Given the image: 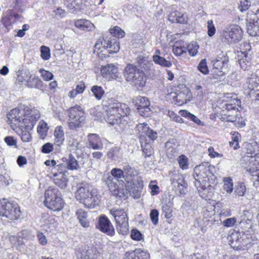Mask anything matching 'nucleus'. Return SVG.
Returning <instances> with one entry per match:
<instances>
[{"instance_id": "1", "label": "nucleus", "mask_w": 259, "mask_h": 259, "mask_svg": "<svg viewBox=\"0 0 259 259\" xmlns=\"http://www.w3.org/2000/svg\"><path fill=\"white\" fill-rule=\"evenodd\" d=\"M213 168L212 165L206 163L197 165L194 169V185L202 198H208L213 190L210 180H213L214 177L212 171Z\"/></svg>"}, {"instance_id": "2", "label": "nucleus", "mask_w": 259, "mask_h": 259, "mask_svg": "<svg viewBox=\"0 0 259 259\" xmlns=\"http://www.w3.org/2000/svg\"><path fill=\"white\" fill-rule=\"evenodd\" d=\"M102 105L104 119L111 125L121 123V117L130 114V110L126 104L113 98L104 100Z\"/></svg>"}, {"instance_id": "3", "label": "nucleus", "mask_w": 259, "mask_h": 259, "mask_svg": "<svg viewBox=\"0 0 259 259\" xmlns=\"http://www.w3.org/2000/svg\"><path fill=\"white\" fill-rule=\"evenodd\" d=\"M76 199L85 206L92 208L98 205L100 201V196L96 190L88 184L79 186L75 194Z\"/></svg>"}, {"instance_id": "4", "label": "nucleus", "mask_w": 259, "mask_h": 259, "mask_svg": "<svg viewBox=\"0 0 259 259\" xmlns=\"http://www.w3.org/2000/svg\"><path fill=\"white\" fill-rule=\"evenodd\" d=\"M76 199L85 206L92 208L98 205L100 201V196L96 190L88 184L79 186L75 194Z\"/></svg>"}, {"instance_id": "5", "label": "nucleus", "mask_w": 259, "mask_h": 259, "mask_svg": "<svg viewBox=\"0 0 259 259\" xmlns=\"http://www.w3.org/2000/svg\"><path fill=\"white\" fill-rule=\"evenodd\" d=\"M229 58L227 54L221 52L213 60L212 76L215 79L214 82L221 81L225 78V75L228 70Z\"/></svg>"}, {"instance_id": "6", "label": "nucleus", "mask_w": 259, "mask_h": 259, "mask_svg": "<svg viewBox=\"0 0 259 259\" xmlns=\"http://www.w3.org/2000/svg\"><path fill=\"white\" fill-rule=\"evenodd\" d=\"M45 205L54 211H59L64 206V202L59 190L56 188L49 187L45 193Z\"/></svg>"}, {"instance_id": "7", "label": "nucleus", "mask_w": 259, "mask_h": 259, "mask_svg": "<svg viewBox=\"0 0 259 259\" xmlns=\"http://www.w3.org/2000/svg\"><path fill=\"white\" fill-rule=\"evenodd\" d=\"M21 212L18 204L6 198L0 199V215L10 220H17Z\"/></svg>"}, {"instance_id": "8", "label": "nucleus", "mask_w": 259, "mask_h": 259, "mask_svg": "<svg viewBox=\"0 0 259 259\" xmlns=\"http://www.w3.org/2000/svg\"><path fill=\"white\" fill-rule=\"evenodd\" d=\"M241 102L236 98L227 96L224 100V106L222 108V114L227 121L234 122L238 118L237 115L238 108L240 106Z\"/></svg>"}, {"instance_id": "9", "label": "nucleus", "mask_w": 259, "mask_h": 259, "mask_svg": "<svg viewBox=\"0 0 259 259\" xmlns=\"http://www.w3.org/2000/svg\"><path fill=\"white\" fill-rule=\"evenodd\" d=\"M243 31L241 27L236 24L225 27L221 34L223 41L229 44H235L239 42L242 38Z\"/></svg>"}, {"instance_id": "10", "label": "nucleus", "mask_w": 259, "mask_h": 259, "mask_svg": "<svg viewBox=\"0 0 259 259\" xmlns=\"http://www.w3.org/2000/svg\"><path fill=\"white\" fill-rule=\"evenodd\" d=\"M110 213L114 218L116 229L119 233L126 234L129 230L128 217L123 209L113 208L110 210Z\"/></svg>"}, {"instance_id": "11", "label": "nucleus", "mask_w": 259, "mask_h": 259, "mask_svg": "<svg viewBox=\"0 0 259 259\" xmlns=\"http://www.w3.org/2000/svg\"><path fill=\"white\" fill-rule=\"evenodd\" d=\"M83 110L78 105L71 107L69 110L68 126L70 130H76L85 120V116Z\"/></svg>"}, {"instance_id": "12", "label": "nucleus", "mask_w": 259, "mask_h": 259, "mask_svg": "<svg viewBox=\"0 0 259 259\" xmlns=\"http://www.w3.org/2000/svg\"><path fill=\"white\" fill-rule=\"evenodd\" d=\"M66 171L65 165L60 164L51 169L50 174V177L53 179L55 184L62 189L67 186L68 180L65 174Z\"/></svg>"}, {"instance_id": "13", "label": "nucleus", "mask_w": 259, "mask_h": 259, "mask_svg": "<svg viewBox=\"0 0 259 259\" xmlns=\"http://www.w3.org/2000/svg\"><path fill=\"white\" fill-rule=\"evenodd\" d=\"M230 238L231 245L239 249L247 247L251 241L250 234H245L244 232L237 231L232 233Z\"/></svg>"}, {"instance_id": "14", "label": "nucleus", "mask_w": 259, "mask_h": 259, "mask_svg": "<svg viewBox=\"0 0 259 259\" xmlns=\"http://www.w3.org/2000/svg\"><path fill=\"white\" fill-rule=\"evenodd\" d=\"M26 111L24 109L14 108L12 109L7 115L9 123L11 127L15 130L17 127H22V119Z\"/></svg>"}, {"instance_id": "15", "label": "nucleus", "mask_w": 259, "mask_h": 259, "mask_svg": "<svg viewBox=\"0 0 259 259\" xmlns=\"http://www.w3.org/2000/svg\"><path fill=\"white\" fill-rule=\"evenodd\" d=\"M39 117L40 113L38 110L33 109L27 111L21 122L22 127L19 128L21 130H31Z\"/></svg>"}, {"instance_id": "16", "label": "nucleus", "mask_w": 259, "mask_h": 259, "mask_svg": "<svg viewBox=\"0 0 259 259\" xmlns=\"http://www.w3.org/2000/svg\"><path fill=\"white\" fill-rule=\"evenodd\" d=\"M171 184L179 194H185L187 192L188 185L184 177L178 173L173 174L171 177Z\"/></svg>"}, {"instance_id": "17", "label": "nucleus", "mask_w": 259, "mask_h": 259, "mask_svg": "<svg viewBox=\"0 0 259 259\" xmlns=\"http://www.w3.org/2000/svg\"><path fill=\"white\" fill-rule=\"evenodd\" d=\"M99 230L108 235L113 236L115 230L110 220L105 215L100 217L99 220Z\"/></svg>"}, {"instance_id": "18", "label": "nucleus", "mask_w": 259, "mask_h": 259, "mask_svg": "<svg viewBox=\"0 0 259 259\" xmlns=\"http://www.w3.org/2000/svg\"><path fill=\"white\" fill-rule=\"evenodd\" d=\"M117 67L113 64L102 66L101 68L102 75L108 79H115L117 77Z\"/></svg>"}, {"instance_id": "19", "label": "nucleus", "mask_w": 259, "mask_h": 259, "mask_svg": "<svg viewBox=\"0 0 259 259\" xmlns=\"http://www.w3.org/2000/svg\"><path fill=\"white\" fill-rule=\"evenodd\" d=\"M143 181H136L134 182L126 184V188L130 195L134 198H138L141 196V192L143 189Z\"/></svg>"}, {"instance_id": "20", "label": "nucleus", "mask_w": 259, "mask_h": 259, "mask_svg": "<svg viewBox=\"0 0 259 259\" xmlns=\"http://www.w3.org/2000/svg\"><path fill=\"white\" fill-rule=\"evenodd\" d=\"M123 171L124 179L126 184L141 180L137 178L138 171L128 165L123 167Z\"/></svg>"}, {"instance_id": "21", "label": "nucleus", "mask_w": 259, "mask_h": 259, "mask_svg": "<svg viewBox=\"0 0 259 259\" xmlns=\"http://www.w3.org/2000/svg\"><path fill=\"white\" fill-rule=\"evenodd\" d=\"M89 146L95 150H101L103 148V144L100 137L96 134H90L88 137Z\"/></svg>"}, {"instance_id": "22", "label": "nucleus", "mask_w": 259, "mask_h": 259, "mask_svg": "<svg viewBox=\"0 0 259 259\" xmlns=\"http://www.w3.org/2000/svg\"><path fill=\"white\" fill-rule=\"evenodd\" d=\"M104 182L113 195L118 194L119 181L117 178L108 175L106 178H104Z\"/></svg>"}, {"instance_id": "23", "label": "nucleus", "mask_w": 259, "mask_h": 259, "mask_svg": "<svg viewBox=\"0 0 259 259\" xmlns=\"http://www.w3.org/2000/svg\"><path fill=\"white\" fill-rule=\"evenodd\" d=\"M54 145L60 146L63 144L65 137L63 128L61 126H57L55 127L54 132Z\"/></svg>"}, {"instance_id": "24", "label": "nucleus", "mask_w": 259, "mask_h": 259, "mask_svg": "<svg viewBox=\"0 0 259 259\" xmlns=\"http://www.w3.org/2000/svg\"><path fill=\"white\" fill-rule=\"evenodd\" d=\"M77 256L78 259H97V255L95 251L88 248V249H79L77 251Z\"/></svg>"}, {"instance_id": "25", "label": "nucleus", "mask_w": 259, "mask_h": 259, "mask_svg": "<svg viewBox=\"0 0 259 259\" xmlns=\"http://www.w3.org/2000/svg\"><path fill=\"white\" fill-rule=\"evenodd\" d=\"M146 77L144 73L142 71L139 70L136 74L133 76V79H131V81L137 88L142 87L145 85L146 83Z\"/></svg>"}, {"instance_id": "26", "label": "nucleus", "mask_w": 259, "mask_h": 259, "mask_svg": "<svg viewBox=\"0 0 259 259\" xmlns=\"http://www.w3.org/2000/svg\"><path fill=\"white\" fill-rule=\"evenodd\" d=\"M246 27L247 32L250 36H259V23H256L254 19L250 18Z\"/></svg>"}, {"instance_id": "27", "label": "nucleus", "mask_w": 259, "mask_h": 259, "mask_svg": "<svg viewBox=\"0 0 259 259\" xmlns=\"http://www.w3.org/2000/svg\"><path fill=\"white\" fill-rule=\"evenodd\" d=\"M74 25L80 30L85 31H91L94 28V25L92 23L84 19H79L75 21Z\"/></svg>"}, {"instance_id": "28", "label": "nucleus", "mask_w": 259, "mask_h": 259, "mask_svg": "<svg viewBox=\"0 0 259 259\" xmlns=\"http://www.w3.org/2000/svg\"><path fill=\"white\" fill-rule=\"evenodd\" d=\"M172 52L177 56H181L187 53V49L182 40L176 41L172 46Z\"/></svg>"}, {"instance_id": "29", "label": "nucleus", "mask_w": 259, "mask_h": 259, "mask_svg": "<svg viewBox=\"0 0 259 259\" xmlns=\"http://www.w3.org/2000/svg\"><path fill=\"white\" fill-rule=\"evenodd\" d=\"M139 70L136 66L131 64H127L124 71V77L126 80L129 81L131 79H133L134 75Z\"/></svg>"}, {"instance_id": "30", "label": "nucleus", "mask_w": 259, "mask_h": 259, "mask_svg": "<svg viewBox=\"0 0 259 259\" xmlns=\"http://www.w3.org/2000/svg\"><path fill=\"white\" fill-rule=\"evenodd\" d=\"M32 74L29 70H23L17 72V80L19 84H23L24 82L26 84Z\"/></svg>"}, {"instance_id": "31", "label": "nucleus", "mask_w": 259, "mask_h": 259, "mask_svg": "<svg viewBox=\"0 0 259 259\" xmlns=\"http://www.w3.org/2000/svg\"><path fill=\"white\" fill-rule=\"evenodd\" d=\"M26 85L30 88L40 89L43 87V82L38 76L32 75V77L29 78Z\"/></svg>"}, {"instance_id": "32", "label": "nucleus", "mask_w": 259, "mask_h": 259, "mask_svg": "<svg viewBox=\"0 0 259 259\" xmlns=\"http://www.w3.org/2000/svg\"><path fill=\"white\" fill-rule=\"evenodd\" d=\"M140 143L143 152L145 155V157H150L153 153V148L151 146L152 143L146 141V139L143 138V137L140 140Z\"/></svg>"}, {"instance_id": "33", "label": "nucleus", "mask_w": 259, "mask_h": 259, "mask_svg": "<svg viewBox=\"0 0 259 259\" xmlns=\"http://www.w3.org/2000/svg\"><path fill=\"white\" fill-rule=\"evenodd\" d=\"M76 214L81 225L85 228L89 227V222L87 219V213L84 210L80 209L77 210Z\"/></svg>"}, {"instance_id": "34", "label": "nucleus", "mask_w": 259, "mask_h": 259, "mask_svg": "<svg viewBox=\"0 0 259 259\" xmlns=\"http://www.w3.org/2000/svg\"><path fill=\"white\" fill-rule=\"evenodd\" d=\"M137 62L141 68L146 70L150 69L153 63L151 61L148 60L147 57L139 56L137 58Z\"/></svg>"}, {"instance_id": "35", "label": "nucleus", "mask_w": 259, "mask_h": 259, "mask_svg": "<svg viewBox=\"0 0 259 259\" xmlns=\"http://www.w3.org/2000/svg\"><path fill=\"white\" fill-rule=\"evenodd\" d=\"M63 164V163H62ZM65 165L66 168L70 170L77 169L78 167V164L74 158V157L71 154L68 156V157L66 159V163L64 164Z\"/></svg>"}, {"instance_id": "36", "label": "nucleus", "mask_w": 259, "mask_h": 259, "mask_svg": "<svg viewBox=\"0 0 259 259\" xmlns=\"http://www.w3.org/2000/svg\"><path fill=\"white\" fill-rule=\"evenodd\" d=\"M241 55H238V62L241 68L243 70L247 69L250 65V62L247 60V53L246 51L241 52Z\"/></svg>"}, {"instance_id": "37", "label": "nucleus", "mask_w": 259, "mask_h": 259, "mask_svg": "<svg viewBox=\"0 0 259 259\" xmlns=\"http://www.w3.org/2000/svg\"><path fill=\"white\" fill-rule=\"evenodd\" d=\"M153 60L155 63L163 67H170L172 65V63L170 61L166 60L159 55H153Z\"/></svg>"}, {"instance_id": "38", "label": "nucleus", "mask_w": 259, "mask_h": 259, "mask_svg": "<svg viewBox=\"0 0 259 259\" xmlns=\"http://www.w3.org/2000/svg\"><path fill=\"white\" fill-rule=\"evenodd\" d=\"M245 157L251 159L253 157L255 153H256L257 150H259L258 146L256 145L252 144H247L246 147Z\"/></svg>"}, {"instance_id": "39", "label": "nucleus", "mask_w": 259, "mask_h": 259, "mask_svg": "<svg viewBox=\"0 0 259 259\" xmlns=\"http://www.w3.org/2000/svg\"><path fill=\"white\" fill-rule=\"evenodd\" d=\"M149 126L146 123H142L138 124L136 127V130L138 132V134L140 136V140H141L142 138L145 139V133L148 131Z\"/></svg>"}, {"instance_id": "40", "label": "nucleus", "mask_w": 259, "mask_h": 259, "mask_svg": "<svg viewBox=\"0 0 259 259\" xmlns=\"http://www.w3.org/2000/svg\"><path fill=\"white\" fill-rule=\"evenodd\" d=\"M91 91L93 93L95 98L98 100H100L105 93L104 90L100 86L94 85L92 87Z\"/></svg>"}, {"instance_id": "41", "label": "nucleus", "mask_w": 259, "mask_h": 259, "mask_svg": "<svg viewBox=\"0 0 259 259\" xmlns=\"http://www.w3.org/2000/svg\"><path fill=\"white\" fill-rule=\"evenodd\" d=\"M224 189L228 193H231L233 189V180L229 177L224 179Z\"/></svg>"}, {"instance_id": "42", "label": "nucleus", "mask_w": 259, "mask_h": 259, "mask_svg": "<svg viewBox=\"0 0 259 259\" xmlns=\"http://www.w3.org/2000/svg\"><path fill=\"white\" fill-rule=\"evenodd\" d=\"M134 256H137L138 259H149L150 255L147 251L141 249H137L134 252L131 253Z\"/></svg>"}, {"instance_id": "43", "label": "nucleus", "mask_w": 259, "mask_h": 259, "mask_svg": "<svg viewBox=\"0 0 259 259\" xmlns=\"http://www.w3.org/2000/svg\"><path fill=\"white\" fill-rule=\"evenodd\" d=\"M110 34L117 38H122L125 35L124 31L118 26H115L110 29Z\"/></svg>"}, {"instance_id": "44", "label": "nucleus", "mask_w": 259, "mask_h": 259, "mask_svg": "<svg viewBox=\"0 0 259 259\" xmlns=\"http://www.w3.org/2000/svg\"><path fill=\"white\" fill-rule=\"evenodd\" d=\"M186 49L189 52L190 55L195 56L197 54L199 46L196 42H192L187 46Z\"/></svg>"}, {"instance_id": "45", "label": "nucleus", "mask_w": 259, "mask_h": 259, "mask_svg": "<svg viewBox=\"0 0 259 259\" xmlns=\"http://www.w3.org/2000/svg\"><path fill=\"white\" fill-rule=\"evenodd\" d=\"M157 137V133L150 128L148 130V131L146 132L145 133V138L146 139V141H148V142L153 143V141L156 139Z\"/></svg>"}, {"instance_id": "46", "label": "nucleus", "mask_w": 259, "mask_h": 259, "mask_svg": "<svg viewBox=\"0 0 259 259\" xmlns=\"http://www.w3.org/2000/svg\"><path fill=\"white\" fill-rule=\"evenodd\" d=\"M48 127L47 123L44 121H41L39 122L37 127V132L41 136H46V133L48 131Z\"/></svg>"}, {"instance_id": "47", "label": "nucleus", "mask_w": 259, "mask_h": 259, "mask_svg": "<svg viewBox=\"0 0 259 259\" xmlns=\"http://www.w3.org/2000/svg\"><path fill=\"white\" fill-rule=\"evenodd\" d=\"M170 96L172 98L174 101H176L179 104H183L186 101L184 98L185 94L181 92L178 94L176 93H171Z\"/></svg>"}, {"instance_id": "48", "label": "nucleus", "mask_w": 259, "mask_h": 259, "mask_svg": "<svg viewBox=\"0 0 259 259\" xmlns=\"http://www.w3.org/2000/svg\"><path fill=\"white\" fill-rule=\"evenodd\" d=\"M162 215L166 219H169L172 217V209L168 204H164L162 206Z\"/></svg>"}, {"instance_id": "49", "label": "nucleus", "mask_w": 259, "mask_h": 259, "mask_svg": "<svg viewBox=\"0 0 259 259\" xmlns=\"http://www.w3.org/2000/svg\"><path fill=\"white\" fill-rule=\"evenodd\" d=\"M180 166L183 169L188 168V159L184 155H181L178 159Z\"/></svg>"}, {"instance_id": "50", "label": "nucleus", "mask_w": 259, "mask_h": 259, "mask_svg": "<svg viewBox=\"0 0 259 259\" xmlns=\"http://www.w3.org/2000/svg\"><path fill=\"white\" fill-rule=\"evenodd\" d=\"M39 73L41 74V76L45 81H49L53 79L54 75L51 72L46 70L44 69H40L39 70Z\"/></svg>"}, {"instance_id": "51", "label": "nucleus", "mask_w": 259, "mask_h": 259, "mask_svg": "<svg viewBox=\"0 0 259 259\" xmlns=\"http://www.w3.org/2000/svg\"><path fill=\"white\" fill-rule=\"evenodd\" d=\"M137 107H143L145 105H150V102L148 99L144 97H138L136 100Z\"/></svg>"}, {"instance_id": "52", "label": "nucleus", "mask_w": 259, "mask_h": 259, "mask_svg": "<svg viewBox=\"0 0 259 259\" xmlns=\"http://www.w3.org/2000/svg\"><path fill=\"white\" fill-rule=\"evenodd\" d=\"M198 70L203 74H207L208 73V68L206 65V59L202 60L197 66Z\"/></svg>"}, {"instance_id": "53", "label": "nucleus", "mask_w": 259, "mask_h": 259, "mask_svg": "<svg viewBox=\"0 0 259 259\" xmlns=\"http://www.w3.org/2000/svg\"><path fill=\"white\" fill-rule=\"evenodd\" d=\"M110 176H113L114 178H117V180L121 178H124V171L123 169L122 170L117 168H114L111 171V175Z\"/></svg>"}, {"instance_id": "54", "label": "nucleus", "mask_w": 259, "mask_h": 259, "mask_svg": "<svg viewBox=\"0 0 259 259\" xmlns=\"http://www.w3.org/2000/svg\"><path fill=\"white\" fill-rule=\"evenodd\" d=\"M207 34L209 36H212L215 33V27L212 20H208L207 23Z\"/></svg>"}, {"instance_id": "55", "label": "nucleus", "mask_w": 259, "mask_h": 259, "mask_svg": "<svg viewBox=\"0 0 259 259\" xmlns=\"http://www.w3.org/2000/svg\"><path fill=\"white\" fill-rule=\"evenodd\" d=\"M41 57L45 60H48L50 58V51L48 47L42 46L41 47Z\"/></svg>"}, {"instance_id": "56", "label": "nucleus", "mask_w": 259, "mask_h": 259, "mask_svg": "<svg viewBox=\"0 0 259 259\" xmlns=\"http://www.w3.org/2000/svg\"><path fill=\"white\" fill-rule=\"evenodd\" d=\"M159 212L157 209H152L150 213V217L152 223L156 225L158 222Z\"/></svg>"}, {"instance_id": "57", "label": "nucleus", "mask_w": 259, "mask_h": 259, "mask_svg": "<svg viewBox=\"0 0 259 259\" xmlns=\"http://www.w3.org/2000/svg\"><path fill=\"white\" fill-rule=\"evenodd\" d=\"M167 115L172 120L177 122L182 123L184 122L182 118L180 116L175 113L173 111H168L167 112Z\"/></svg>"}, {"instance_id": "58", "label": "nucleus", "mask_w": 259, "mask_h": 259, "mask_svg": "<svg viewBox=\"0 0 259 259\" xmlns=\"http://www.w3.org/2000/svg\"><path fill=\"white\" fill-rule=\"evenodd\" d=\"M249 161L250 163H252L253 165L255 166V168L259 167V150H257L256 153L254 154L253 157H251V159H246Z\"/></svg>"}, {"instance_id": "59", "label": "nucleus", "mask_w": 259, "mask_h": 259, "mask_svg": "<svg viewBox=\"0 0 259 259\" xmlns=\"http://www.w3.org/2000/svg\"><path fill=\"white\" fill-rule=\"evenodd\" d=\"M120 49L119 42L117 41L115 39L112 40V44H111V48H109L108 52L109 53H115L119 51Z\"/></svg>"}, {"instance_id": "60", "label": "nucleus", "mask_w": 259, "mask_h": 259, "mask_svg": "<svg viewBox=\"0 0 259 259\" xmlns=\"http://www.w3.org/2000/svg\"><path fill=\"white\" fill-rule=\"evenodd\" d=\"M131 238L135 240L140 241L143 238V235L137 229H133L131 234Z\"/></svg>"}, {"instance_id": "61", "label": "nucleus", "mask_w": 259, "mask_h": 259, "mask_svg": "<svg viewBox=\"0 0 259 259\" xmlns=\"http://www.w3.org/2000/svg\"><path fill=\"white\" fill-rule=\"evenodd\" d=\"M21 130V139L22 141L24 142H30L32 139L30 133L28 131Z\"/></svg>"}, {"instance_id": "62", "label": "nucleus", "mask_w": 259, "mask_h": 259, "mask_svg": "<svg viewBox=\"0 0 259 259\" xmlns=\"http://www.w3.org/2000/svg\"><path fill=\"white\" fill-rule=\"evenodd\" d=\"M246 191L245 186L243 183L239 184L235 189V193L239 196H242L244 195Z\"/></svg>"}, {"instance_id": "63", "label": "nucleus", "mask_w": 259, "mask_h": 259, "mask_svg": "<svg viewBox=\"0 0 259 259\" xmlns=\"http://www.w3.org/2000/svg\"><path fill=\"white\" fill-rule=\"evenodd\" d=\"M236 218L235 217L228 218L223 222V225L226 227H233L236 222Z\"/></svg>"}, {"instance_id": "64", "label": "nucleus", "mask_w": 259, "mask_h": 259, "mask_svg": "<svg viewBox=\"0 0 259 259\" xmlns=\"http://www.w3.org/2000/svg\"><path fill=\"white\" fill-rule=\"evenodd\" d=\"M252 180L253 181V185L254 186L257 187L259 186V169H256L255 171H253L252 175Z\"/></svg>"}]
</instances>
